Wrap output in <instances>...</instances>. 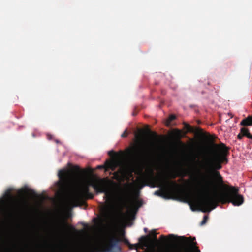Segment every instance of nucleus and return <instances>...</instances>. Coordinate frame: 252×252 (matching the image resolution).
<instances>
[{
  "mask_svg": "<svg viewBox=\"0 0 252 252\" xmlns=\"http://www.w3.org/2000/svg\"><path fill=\"white\" fill-rule=\"evenodd\" d=\"M218 151L213 153L212 157L204 162H195V167L201 175V180L197 182V191L199 195L197 197L188 195L192 202H195L203 208L202 211L209 212L215 209L219 203L225 204L231 203L234 206H240L244 202V198L239 194V189L223 183V178L218 171L213 175L215 182L208 178L211 169L220 170L222 163L228 162L227 156L229 148L224 143L214 144Z\"/></svg>",
  "mask_w": 252,
  "mask_h": 252,
  "instance_id": "nucleus-1",
  "label": "nucleus"
},
{
  "mask_svg": "<svg viewBox=\"0 0 252 252\" xmlns=\"http://www.w3.org/2000/svg\"><path fill=\"white\" fill-rule=\"evenodd\" d=\"M58 176L60 179V188L63 190L75 182L78 181L80 183L74 197V199L77 201L94 198V194L90 192L89 188L91 186L96 193L107 192V181L105 179L84 180L82 171L78 166L75 167V170H61L59 172Z\"/></svg>",
  "mask_w": 252,
  "mask_h": 252,
  "instance_id": "nucleus-2",
  "label": "nucleus"
},
{
  "mask_svg": "<svg viewBox=\"0 0 252 252\" xmlns=\"http://www.w3.org/2000/svg\"><path fill=\"white\" fill-rule=\"evenodd\" d=\"M148 173L145 175V178L147 179H152L158 184V187L169 189L174 192L180 193L181 192V186L176 181H172L168 176L165 174H162L156 177H154V171L152 168L148 170Z\"/></svg>",
  "mask_w": 252,
  "mask_h": 252,
  "instance_id": "nucleus-3",
  "label": "nucleus"
},
{
  "mask_svg": "<svg viewBox=\"0 0 252 252\" xmlns=\"http://www.w3.org/2000/svg\"><path fill=\"white\" fill-rule=\"evenodd\" d=\"M175 241L178 243L188 244V246L185 248L181 252H200L198 248L196 246V242L190 241L188 238L184 236L177 237Z\"/></svg>",
  "mask_w": 252,
  "mask_h": 252,
  "instance_id": "nucleus-4",
  "label": "nucleus"
},
{
  "mask_svg": "<svg viewBox=\"0 0 252 252\" xmlns=\"http://www.w3.org/2000/svg\"><path fill=\"white\" fill-rule=\"evenodd\" d=\"M120 239L115 236H112L109 239L107 243H104L103 244V247L104 248L105 251L107 252H110L111 250L118 245Z\"/></svg>",
  "mask_w": 252,
  "mask_h": 252,
  "instance_id": "nucleus-5",
  "label": "nucleus"
},
{
  "mask_svg": "<svg viewBox=\"0 0 252 252\" xmlns=\"http://www.w3.org/2000/svg\"><path fill=\"white\" fill-rule=\"evenodd\" d=\"M129 153L131 155L132 160L134 162L144 160L147 157V155L145 153H138L135 148H133L132 150H129Z\"/></svg>",
  "mask_w": 252,
  "mask_h": 252,
  "instance_id": "nucleus-6",
  "label": "nucleus"
},
{
  "mask_svg": "<svg viewBox=\"0 0 252 252\" xmlns=\"http://www.w3.org/2000/svg\"><path fill=\"white\" fill-rule=\"evenodd\" d=\"M106 170H111L114 171L117 166V164L116 161L111 160L107 161L106 162L105 164Z\"/></svg>",
  "mask_w": 252,
  "mask_h": 252,
  "instance_id": "nucleus-7",
  "label": "nucleus"
},
{
  "mask_svg": "<svg viewBox=\"0 0 252 252\" xmlns=\"http://www.w3.org/2000/svg\"><path fill=\"white\" fill-rule=\"evenodd\" d=\"M240 125L243 126H249L252 125V116H249L243 119Z\"/></svg>",
  "mask_w": 252,
  "mask_h": 252,
  "instance_id": "nucleus-8",
  "label": "nucleus"
},
{
  "mask_svg": "<svg viewBox=\"0 0 252 252\" xmlns=\"http://www.w3.org/2000/svg\"><path fill=\"white\" fill-rule=\"evenodd\" d=\"M240 132L243 136H246L248 138L252 139V135L250 133L248 129L243 127L241 129Z\"/></svg>",
  "mask_w": 252,
  "mask_h": 252,
  "instance_id": "nucleus-9",
  "label": "nucleus"
},
{
  "mask_svg": "<svg viewBox=\"0 0 252 252\" xmlns=\"http://www.w3.org/2000/svg\"><path fill=\"white\" fill-rule=\"evenodd\" d=\"M154 194L157 195L158 196H162V197L164 196V192H161L160 190L156 191L154 192Z\"/></svg>",
  "mask_w": 252,
  "mask_h": 252,
  "instance_id": "nucleus-10",
  "label": "nucleus"
},
{
  "mask_svg": "<svg viewBox=\"0 0 252 252\" xmlns=\"http://www.w3.org/2000/svg\"><path fill=\"white\" fill-rule=\"evenodd\" d=\"M208 219V217L207 216H206V215L204 216L203 217V220H202V221L200 223V225H202L205 224L206 223V222H207Z\"/></svg>",
  "mask_w": 252,
  "mask_h": 252,
  "instance_id": "nucleus-11",
  "label": "nucleus"
},
{
  "mask_svg": "<svg viewBox=\"0 0 252 252\" xmlns=\"http://www.w3.org/2000/svg\"><path fill=\"white\" fill-rule=\"evenodd\" d=\"M176 119V116L174 115H171L169 116L168 119V122L169 123H171L172 121Z\"/></svg>",
  "mask_w": 252,
  "mask_h": 252,
  "instance_id": "nucleus-12",
  "label": "nucleus"
},
{
  "mask_svg": "<svg viewBox=\"0 0 252 252\" xmlns=\"http://www.w3.org/2000/svg\"><path fill=\"white\" fill-rule=\"evenodd\" d=\"M185 127L188 131H191L192 130L191 127L189 124H185Z\"/></svg>",
  "mask_w": 252,
  "mask_h": 252,
  "instance_id": "nucleus-13",
  "label": "nucleus"
},
{
  "mask_svg": "<svg viewBox=\"0 0 252 252\" xmlns=\"http://www.w3.org/2000/svg\"><path fill=\"white\" fill-rule=\"evenodd\" d=\"M124 242L126 244L128 245L130 249H132L133 248V245L130 244L129 242H128V241L127 240L125 239L124 240Z\"/></svg>",
  "mask_w": 252,
  "mask_h": 252,
  "instance_id": "nucleus-14",
  "label": "nucleus"
},
{
  "mask_svg": "<svg viewBox=\"0 0 252 252\" xmlns=\"http://www.w3.org/2000/svg\"><path fill=\"white\" fill-rule=\"evenodd\" d=\"M108 155L110 156H113L116 155V153L113 151H110L108 152Z\"/></svg>",
  "mask_w": 252,
  "mask_h": 252,
  "instance_id": "nucleus-15",
  "label": "nucleus"
},
{
  "mask_svg": "<svg viewBox=\"0 0 252 252\" xmlns=\"http://www.w3.org/2000/svg\"><path fill=\"white\" fill-rule=\"evenodd\" d=\"M127 136V133L126 132V130L121 135V137L123 138H125Z\"/></svg>",
  "mask_w": 252,
  "mask_h": 252,
  "instance_id": "nucleus-16",
  "label": "nucleus"
},
{
  "mask_svg": "<svg viewBox=\"0 0 252 252\" xmlns=\"http://www.w3.org/2000/svg\"><path fill=\"white\" fill-rule=\"evenodd\" d=\"M146 237L145 236H142L139 239V241L140 242H145L146 241Z\"/></svg>",
  "mask_w": 252,
  "mask_h": 252,
  "instance_id": "nucleus-17",
  "label": "nucleus"
},
{
  "mask_svg": "<svg viewBox=\"0 0 252 252\" xmlns=\"http://www.w3.org/2000/svg\"><path fill=\"white\" fill-rule=\"evenodd\" d=\"M243 137V135L241 132L237 135V138L239 140L242 139Z\"/></svg>",
  "mask_w": 252,
  "mask_h": 252,
  "instance_id": "nucleus-18",
  "label": "nucleus"
},
{
  "mask_svg": "<svg viewBox=\"0 0 252 252\" xmlns=\"http://www.w3.org/2000/svg\"><path fill=\"white\" fill-rule=\"evenodd\" d=\"M168 237L170 239H171V241H172V239L175 237V236L173 234H170L168 235Z\"/></svg>",
  "mask_w": 252,
  "mask_h": 252,
  "instance_id": "nucleus-19",
  "label": "nucleus"
},
{
  "mask_svg": "<svg viewBox=\"0 0 252 252\" xmlns=\"http://www.w3.org/2000/svg\"><path fill=\"white\" fill-rule=\"evenodd\" d=\"M161 240L165 242L167 240L165 237L164 235H161L160 237Z\"/></svg>",
  "mask_w": 252,
  "mask_h": 252,
  "instance_id": "nucleus-20",
  "label": "nucleus"
},
{
  "mask_svg": "<svg viewBox=\"0 0 252 252\" xmlns=\"http://www.w3.org/2000/svg\"><path fill=\"white\" fill-rule=\"evenodd\" d=\"M176 177V175H175V174H172L171 175H170V177L171 178H175V177Z\"/></svg>",
  "mask_w": 252,
  "mask_h": 252,
  "instance_id": "nucleus-21",
  "label": "nucleus"
},
{
  "mask_svg": "<svg viewBox=\"0 0 252 252\" xmlns=\"http://www.w3.org/2000/svg\"><path fill=\"white\" fill-rule=\"evenodd\" d=\"M153 235H154V238L156 240H157V236H156V233L155 231H154V234H153Z\"/></svg>",
  "mask_w": 252,
  "mask_h": 252,
  "instance_id": "nucleus-22",
  "label": "nucleus"
},
{
  "mask_svg": "<svg viewBox=\"0 0 252 252\" xmlns=\"http://www.w3.org/2000/svg\"><path fill=\"white\" fill-rule=\"evenodd\" d=\"M10 192H11V190H8V192H7V195H8V196H10V197H11V193H10Z\"/></svg>",
  "mask_w": 252,
  "mask_h": 252,
  "instance_id": "nucleus-23",
  "label": "nucleus"
},
{
  "mask_svg": "<svg viewBox=\"0 0 252 252\" xmlns=\"http://www.w3.org/2000/svg\"><path fill=\"white\" fill-rule=\"evenodd\" d=\"M62 223L63 226H67V223L66 222H65L64 221H63Z\"/></svg>",
  "mask_w": 252,
  "mask_h": 252,
  "instance_id": "nucleus-24",
  "label": "nucleus"
},
{
  "mask_svg": "<svg viewBox=\"0 0 252 252\" xmlns=\"http://www.w3.org/2000/svg\"><path fill=\"white\" fill-rule=\"evenodd\" d=\"M228 115L230 116V118H232L233 117V115L231 113H229Z\"/></svg>",
  "mask_w": 252,
  "mask_h": 252,
  "instance_id": "nucleus-25",
  "label": "nucleus"
},
{
  "mask_svg": "<svg viewBox=\"0 0 252 252\" xmlns=\"http://www.w3.org/2000/svg\"><path fill=\"white\" fill-rule=\"evenodd\" d=\"M154 134L156 137L158 136L157 134L156 133H154Z\"/></svg>",
  "mask_w": 252,
  "mask_h": 252,
  "instance_id": "nucleus-26",
  "label": "nucleus"
},
{
  "mask_svg": "<svg viewBox=\"0 0 252 252\" xmlns=\"http://www.w3.org/2000/svg\"><path fill=\"white\" fill-rule=\"evenodd\" d=\"M31 191H32V194H35V193L33 190H32Z\"/></svg>",
  "mask_w": 252,
  "mask_h": 252,
  "instance_id": "nucleus-27",
  "label": "nucleus"
},
{
  "mask_svg": "<svg viewBox=\"0 0 252 252\" xmlns=\"http://www.w3.org/2000/svg\"><path fill=\"white\" fill-rule=\"evenodd\" d=\"M144 230L145 232H147V228H145L144 229Z\"/></svg>",
  "mask_w": 252,
  "mask_h": 252,
  "instance_id": "nucleus-28",
  "label": "nucleus"
},
{
  "mask_svg": "<svg viewBox=\"0 0 252 252\" xmlns=\"http://www.w3.org/2000/svg\"><path fill=\"white\" fill-rule=\"evenodd\" d=\"M98 168H103V166H99L98 167Z\"/></svg>",
  "mask_w": 252,
  "mask_h": 252,
  "instance_id": "nucleus-29",
  "label": "nucleus"
},
{
  "mask_svg": "<svg viewBox=\"0 0 252 252\" xmlns=\"http://www.w3.org/2000/svg\"><path fill=\"white\" fill-rule=\"evenodd\" d=\"M162 252H169L168 251H163Z\"/></svg>",
  "mask_w": 252,
  "mask_h": 252,
  "instance_id": "nucleus-30",
  "label": "nucleus"
},
{
  "mask_svg": "<svg viewBox=\"0 0 252 252\" xmlns=\"http://www.w3.org/2000/svg\"><path fill=\"white\" fill-rule=\"evenodd\" d=\"M118 173L117 172H115V175H118Z\"/></svg>",
  "mask_w": 252,
  "mask_h": 252,
  "instance_id": "nucleus-31",
  "label": "nucleus"
}]
</instances>
